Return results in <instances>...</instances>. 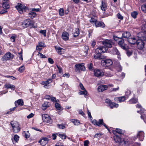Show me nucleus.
<instances>
[{
    "mask_svg": "<svg viewBox=\"0 0 146 146\" xmlns=\"http://www.w3.org/2000/svg\"><path fill=\"white\" fill-rule=\"evenodd\" d=\"M136 107L140 108V111H138L137 112H140L141 118L143 119L144 122L146 123V120H145V119H146V115L145 114L146 113V110L142 108L141 105L139 104H137Z\"/></svg>",
    "mask_w": 146,
    "mask_h": 146,
    "instance_id": "1",
    "label": "nucleus"
},
{
    "mask_svg": "<svg viewBox=\"0 0 146 146\" xmlns=\"http://www.w3.org/2000/svg\"><path fill=\"white\" fill-rule=\"evenodd\" d=\"M11 124L12 126L13 131L14 133H17L20 131V125L18 122L12 121L11 122Z\"/></svg>",
    "mask_w": 146,
    "mask_h": 146,
    "instance_id": "2",
    "label": "nucleus"
},
{
    "mask_svg": "<svg viewBox=\"0 0 146 146\" xmlns=\"http://www.w3.org/2000/svg\"><path fill=\"white\" fill-rule=\"evenodd\" d=\"M34 25L33 22L29 19L24 21L22 24V26L24 28H27L29 26L32 27Z\"/></svg>",
    "mask_w": 146,
    "mask_h": 146,
    "instance_id": "3",
    "label": "nucleus"
},
{
    "mask_svg": "<svg viewBox=\"0 0 146 146\" xmlns=\"http://www.w3.org/2000/svg\"><path fill=\"white\" fill-rule=\"evenodd\" d=\"M14 57L13 54L9 52L6 53L1 58V60L3 61H6L8 60L12 59Z\"/></svg>",
    "mask_w": 146,
    "mask_h": 146,
    "instance_id": "4",
    "label": "nucleus"
},
{
    "mask_svg": "<svg viewBox=\"0 0 146 146\" xmlns=\"http://www.w3.org/2000/svg\"><path fill=\"white\" fill-rule=\"evenodd\" d=\"M101 64L104 67H106L111 66L112 64V61L110 59L103 60L101 61Z\"/></svg>",
    "mask_w": 146,
    "mask_h": 146,
    "instance_id": "5",
    "label": "nucleus"
},
{
    "mask_svg": "<svg viewBox=\"0 0 146 146\" xmlns=\"http://www.w3.org/2000/svg\"><path fill=\"white\" fill-rule=\"evenodd\" d=\"M83 63L78 64L75 66V70L76 72H79L81 71H84L85 67Z\"/></svg>",
    "mask_w": 146,
    "mask_h": 146,
    "instance_id": "6",
    "label": "nucleus"
},
{
    "mask_svg": "<svg viewBox=\"0 0 146 146\" xmlns=\"http://www.w3.org/2000/svg\"><path fill=\"white\" fill-rule=\"evenodd\" d=\"M92 123L94 125L98 126H100V125H102L104 126L106 128L108 129L107 126L106 124L103 123V119H100L98 121H97L95 119H94L92 121Z\"/></svg>",
    "mask_w": 146,
    "mask_h": 146,
    "instance_id": "7",
    "label": "nucleus"
},
{
    "mask_svg": "<svg viewBox=\"0 0 146 146\" xmlns=\"http://www.w3.org/2000/svg\"><path fill=\"white\" fill-rule=\"evenodd\" d=\"M42 117L44 122L50 123L52 122V119L50 116L47 114H43L42 115Z\"/></svg>",
    "mask_w": 146,
    "mask_h": 146,
    "instance_id": "8",
    "label": "nucleus"
},
{
    "mask_svg": "<svg viewBox=\"0 0 146 146\" xmlns=\"http://www.w3.org/2000/svg\"><path fill=\"white\" fill-rule=\"evenodd\" d=\"M137 47L139 49L141 50L144 48V42L143 40L141 39H138L136 42Z\"/></svg>",
    "mask_w": 146,
    "mask_h": 146,
    "instance_id": "9",
    "label": "nucleus"
},
{
    "mask_svg": "<svg viewBox=\"0 0 146 146\" xmlns=\"http://www.w3.org/2000/svg\"><path fill=\"white\" fill-rule=\"evenodd\" d=\"M94 75L97 77L102 76L104 74V72L102 70L98 69H96L94 70Z\"/></svg>",
    "mask_w": 146,
    "mask_h": 146,
    "instance_id": "10",
    "label": "nucleus"
},
{
    "mask_svg": "<svg viewBox=\"0 0 146 146\" xmlns=\"http://www.w3.org/2000/svg\"><path fill=\"white\" fill-rule=\"evenodd\" d=\"M16 8L19 12L20 13H23L24 11H25L27 9V7L21 4H20L16 6Z\"/></svg>",
    "mask_w": 146,
    "mask_h": 146,
    "instance_id": "11",
    "label": "nucleus"
},
{
    "mask_svg": "<svg viewBox=\"0 0 146 146\" xmlns=\"http://www.w3.org/2000/svg\"><path fill=\"white\" fill-rule=\"evenodd\" d=\"M118 44L119 46L124 50H126L127 48V45L124 43V40L122 39L121 38L118 41Z\"/></svg>",
    "mask_w": 146,
    "mask_h": 146,
    "instance_id": "12",
    "label": "nucleus"
},
{
    "mask_svg": "<svg viewBox=\"0 0 146 146\" xmlns=\"http://www.w3.org/2000/svg\"><path fill=\"white\" fill-rule=\"evenodd\" d=\"M103 44L107 47L111 48L112 46V42L111 40L106 39L102 42Z\"/></svg>",
    "mask_w": 146,
    "mask_h": 146,
    "instance_id": "13",
    "label": "nucleus"
},
{
    "mask_svg": "<svg viewBox=\"0 0 146 146\" xmlns=\"http://www.w3.org/2000/svg\"><path fill=\"white\" fill-rule=\"evenodd\" d=\"M144 133L143 131H140L138 132L137 134V137L139 140L142 141L144 138Z\"/></svg>",
    "mask_w": 146,
    "mask_h": 146,
    "instance_id": "14",
    "label": "nucleus"
},
{
    "mask_svg": "<svg viewBox=\"0 0 146 146\" xmlns=\"http://www.w3.org/2000/svg\"><path fill=\"white\" fill-rule=\"evenodd\" d=\"M108 49L107 47L104 46H100L96 48V52L98 53L100 52H101V53H104L106 52L107 50Z\"/></svg>",
    "mask_w": 146,
    "mask_h": 146,
    "instance_id": "15",
    "label": "nucleus"
},
{
    "mask_svg": "<svg viewBox=\"0 0 146 146\" xmlns=\"http://www.w3.org/2000/svg\"><path fill=\"white\" fill-rule=\"evenodd\" d=\"M108 88V86L106 85H100L98 86V90L99 92H102Z\"/></svg>",
    "mask_w": 146,
    "mask_h": 146,
    "instance_id": "16",
    "label": "nucleus"
},
{
    "mask_svg": "<svg viewBox=\"0 0 146 146\" xmlns=\"http://www.w3.org/2000/svg\"><path fill=\"white\" fill-rule=\"evenodd\" d=\"M96 53L94 55V58L97 59H101L103 58L101 56V52L99 51V53L96 52Z\"/></svg>",
    "mask_w": 146,
    "mask_h": 146,
    "instance_id": "17",
    "label": "nucleus"
},
{
    "mask_svg": "<svg viewBox=\"0 0 146 146\" xmlns=\"http://www.w3.org/2000/svg\"><path fill=\"white\" fill-rule=\"evenodd\" d=\"M48 139L46 137H44L41 140L39 141V142L40 143V144L43 146L46 145L48 143Z\"/></svg>",
    "mask_w": 146,
    "mask_h": 146,
    "instance_id": "18",
    "label": "nucleus"
},
{
    "mask_svg": "<svg viewBox=\"0 0 146 146\" xmlns=\"http://www.w3.org/2000/svg\"><path fill=\"white\" fill-rule=\"evenodd\" d=\"M95 26L96 27H100L104 28L105 27V25L104 23L102 22L97 21L95 23Z\"/></svg>",
    "mask_w": 146,
    "mask_h": 146,
    "instance_id": "19",
    "label": "nucleus"
},
{
    "mask_svg": "<svg viewBox=\"0 0 146 146\" xmlns=\"http://www.w3.org/2000/svg\"><path fill=\"white\" fill-rule=\"evenodd\" d=\"M128 41L131 44H134L136 43L137 40L135 37H133L128 38Z\"/></svg>",
    "mask_w": 146,
    "mask_h": 146,
    "instance_id": "20",
    "label": "nucleus"
},
{
    "mask_svg": "<svg viewBox=\"0 0 146 146\" xmlns=\"http://www.w3.org/2000/svg\"><path fill=\"white\" fill-rule=\"evenodd\" d=\"M15 104L16 107H17V105L20 106H23L24 105V102L22 99H19L15 101Z\"/></svg>",
    "mask_w": 146,
    "mask_h": 146,
    "instance_id": "21",
    "label": "nucleus"
},
{
    "mask_svg": "<svg viewBox=\"0 0 146 146\" xmlns=\"http://www.w3.org/2000/svg\"><path fill=\"white\" fill-rule=\"evenodd\" d=\"M4 87L7 89H11L12 90H14L15 88V86L9 83L6 84L5 85Z\"/></svg>",
    "mask_w": 146,
    "mask_h": 146,
    "instance_id": "22",
    "label": "nucleus"
},
{
    "mask_svg": "<svg viewBox=\"0 0 146 146\" xmlns=\"http://www.w3.org/2000/svg\"><path fill=\"white\" fill-rule=\"evenodd\" d=\"M52 82V80L51 79H48L46 81H45L42 82L41 83L42 85H44V87L45 88H46V86L49 83H51Z\"/></svg>",
    "mask_w": 146,
    "mask_h": 146,
    "instance_id": "23",
    "label": "nucleus"
},
{
    "mask_svg": "<svg viewBox=\"0 0 146 146\" xmlns=\"http://www.w3.org/2000/svg\"><path fill=\"white\" fill-rule=\"evenodd\" d=\"M112 132L113 133L115 134V135H117V133L119 134H123L124 133V131H122L120 129L118 128L116 129L115 130H113Z\"/></svg>",
    "mask_w": 146,
    "mask_h": 146,
    "instance_id": "24",
    "label": "nucleus"
},
{
    "mask_svg": "<svg viewBox=\"0 0 146 146\" xmlns=\"http://www.w3.org/2000/svg\"><path fill=\"white\" fill-rule=\"evenodd\" d=\"M101 9L104 11H105L107 9V5L106 3L104 2L103 1H102V4L100 6Z\"/></svg>",
    "mask_w": 146,
    "mask_h": 146,
    "instance_id": "25",
    "label": "nucleus"
},
{
    "mask_svg": "<svg viewBox=\"0 0 146 146\" xmlns=\"http://www.w3.org/2000/svg\"><path fill=\"white\" fill-rule=\"evenodd\" d=\"M50 104L48 102H45L42 106V108L43 110H45L47 108L49 107Z\"/></svg>",
    "mask_w": 146,
    "mask_h": 146,
    "instance_id": "26",
    "label": "nucleus"
},
{
    "mask_svg": "<svg viewBox=\"0 0 146 146\" xmlns=\"http://www.w3.org/2000/svg\"><path fill=\"white\" fill-rule=\"evenodd\" d=\"M73 33V36L74 37H76L78 36L80 33L79 30L78 28L76 29Z\"/></svg>",
    "mask_w": 146,
    "mask_h": 146,
    "instance_id": "27",
    "label": "nucleus"
},
{
    "mask_svg": "<svg viewBox=\"0 0 146 146\" xmlns=\"http://www.w3.org/2000/svg\"><path fill=\"white\" fill-rule=\"evenodd\" d=\"M114 138L115 141L116 142L119 143H121V138L119 136H118L117 135H115V136L114 137Z\"/></svg>",
    "mask_w": 146,
    "mask_h": 146,
    "instance_id": "28",
    "label": "nucleus"
},
{
    "mask_svg": "<svg viewBox=\"0 0 146 146\" xmlns=\"http://www.w3.org/2000/svg\"><path fill=\"white\" fill-rule=\"evenodd\" d=\"M130 35V33L128 32H124L122 34V37L125 38H128Z\"/></svg>",
    "mask_w": 146,
    "mask_h": 146,
    "instance_id": "29",
    "label": "nucleus"
},
{
    "mask_svg": "<svg viewBox=\"0 0 146 146\" xmlns=\"http://www.w3.org/2000/svg\"><path fill=\"white\" fill-rule=\"evenodd\" d=\"M36 15V13L34 12H32L28 13L29 17L31 19H33Z\"/></svg>",
    "mask_w": 146,
    "mask_h": 146,
    "instance_id": "30",
    "label": "nucleus"
},
{
    "mask_svg": "<svg viewBox=\"0 0 146 146\" xmlns=\"http://www.w3.org/2000/svg\"><path fill=\"white\" fill-rule=\"evenodd\" d=\"M115 100H118L119 102H124L125 100V96H122L117 98H116L115 99Z\"/></svg>",
    "mask_w": 146,
    "mask_h": 146,
    "instance_id": "31",
    "label": "nucleus"
},
{
    "mask_svg": "<svg viewBox=\"0 0 146 146\" xmlns=\"http://www.w3.org/2000/svg\"><path fill=\"white\" fill-rule=\"evenodd\" d=\"M109 106L111 108H117L118 106V105L117 104H116L115 103L111 102V103L109 104Z\"/></svg>",
    "mask_w": 146,
    "mask_h": 146,
    "instance_id": "32",
    "label": "nucleus"
},
{
    "mask_svg": "<svg viewBox=\"0 0 146 146\" xmlns=\"http://www.w3.org/2000/svg\"><path fill=\"white\" fill-rule=\"evenodd\" d=\"M55 48L59 54H62V50H63V48H62L60 47H55Z\"/></svg>",
    "mask_w": 146,
    "mask_h": 146,
    "instance_id": "33",
    "label": "nucleus"
},
{
    "mask_svg": "<svg viewBox=\"0 0 146 146\" xmlns=\"http://www.w3.org/2000/svg\"><path fill=\"white\" fill-rule=\"evenodd\" d=\"M3 8L5 9H8L10 6L9 4L7 2L4 3L3 4Z\"/></svg>",
    "mask_w": 146,
    "mask_h": 146,
    "instance_id": "34",
    "label": "nucleus"
},
{
    "mask_svg": "<svg viewBox=\"0 0 146 146\" xmlns=\"http://www.w3.org/2000/svg\"><path fill=\"white\" fill-rule=\"evenodd\" d=\"M19 137L17 135H14L13 138L12 139V140L13 142L14 141L15 142H17V141L19 140Z\"/></svg>",
    "mask_w": 146,
    "mask_h": 146,
    "instance_id": "35",
    "label": "nucleus"
},
{
    "mask_svg": "<svg viewBox=\"0 0 146 146\" xmlns=\"http://www.w3.org/2000/svg\"><path fill=\"white\" fill-rule=\"evenodd\" d=\"M25 69V68L24 65H22L18 68V70L20 73L22 72Z\"/></svg>",
    "mask_w": 146,
    "mask_h": 146,
    "instance_id": "36",
    "label": "nucleus"
},
{
    "mask_svg": "<svg viewBox=\"0 0 146 146\" xmlns=\"http://www.w3.org/2000/svg\"><path fill=\"white\" fill-rule=\"evenodd\" d=\"M97 21V19H96V17H92L91 19H90V22L92 23H94L95 24V23Z\"/></svg>",
    "mask_w": 146,
    "mask_h": 146,
    "instance_id": "37",
    "label": "nucleus"
},
{
    "mask_svg": "<svg viewBox=\"0 0 146 146\" xmlns=\"http://www.w3.org/2000/svg\"><path fill=\"white\" fill-rule=\"evenodd\" d=\"M113 53L114 54H116L117 55H119L120 54L119 52L116 48H114L113 49Z\"/></svg>",
    "mask_w": 146,
    "mask_h": 146,
    "instance_id": "38",
    "label": "nucleus"
},
{
    "mask_svg": "<svg viewBox=\"0 0 146 146\" xmlns=\"http://www.w3.org/2000/svg\"><path fill=\"white\" fill-rule=\"evenodd\" d=\"M72 122L75 125H78L80 123V122L79 121L75 119H72Z\"/></svg>",
    "mask_w": 146,
    "mask_h": 146,
    "instance_id": "39",
    "label": "nucleus"
},
{
    "mask_svg": "<svg viewBox=\"0 0 146 146\" xmlns=\"http://www.w3.org/2000/svg\"><path fill=\"white\" fill-rule=\"evenodd\" d=\"M69 34L67 32H64V41L68 40L69 39Z\"/></svg>",
    "mask_w": 146,
    "mask_h": 146,
    "instance_id": "40",
    "label": "nucleus"
},
{
    "mask_svg": "<svg viewBox=\"0 0 146 146\" xmlns=\"http://www.w3.org/2000/svg\"><path fill=\"white\" fill-rule=\"evenodd\" d=\"M137 100L136 99L133 98L130 100L129 102L130 104H135L137 103Z\"/></svg>",
    "mask_w": 146,
    "mask_h": 146,
    "instance_id": "41",
    "label": "nucleus"
},
{
    "mask_svg": "<svg viewBox=\"0 0 146 146\" xmlns=\"http://www.w3.org/2000/svg\"><path fill=\"white\" fill-rule=\"evenodd\" d=\"M17 36L15 34L13 35L10 38V39L11 41L13 42H15Z\"/></svg>",
    "mask_w": 146,
    "mask_h": 146,
    "instance_id": "42",
    "label": "nucleus"
},
{
    "mask_svg": "<svg viewBox=\"0 0 146 146\" xmlns=\"http://www.w3.org/2000/svg\"><path fill=\"white\" fill-rule=\"evenodd\" d=\"M83 91H81L79 92V94L80 95H84L85 96L87 95V92L86 90H83Z\"/></svg>",
    "mask_w": 146,
    "mask_h": 146,
    "instance_id": "43",
    "label": "nucleus"
},
{
    "mask_svg": "<svg viewBox=\"0 0 146 146\" xmlns=\"http://www.w3.org/2000/svg\"><path fill=\"white\" fill-rule=\"evenodd\" d=\"M29 131H27V132L28 133H27L25 131L23 132V135H25V137L27 139L30 136V134L29 133Z\"/></svg>",
    "mask_w": 146,
    "mask_h": 146,
    "instance_id": "44",
    "label": "nucleus"
},
{
    "mask_svg": "<svg viewBox=\"0 0 146 146\" xmlns=\"http://www.w3.org/2000/svg\"><path fill=\"white\" fill-rule=\"evenodd\" d=\"M142 29L143 33L146 34V24L143 25L142 27Z\"/></svg>",
    "mask_w": 146,
    "mask_h": 146,
    "instance_id": "45",
    "label": "nucleus"
},
{
    "mask_svg": "<svg viewBox=\"0 0 146 146\" xmlns=\"http://www.w3.org/2000/svg\"><path fill=\"white\" fill-rule=\"evenodd\" d=\"M16 106L13 108H12L9 109V110L7 111V113L8 114H11L12 113V111H13L15 108H16Z\"/></svg>",
    "mask_w": 146,
    "mask_h": 146,
    "instance_id": "46",
    "label": "nucleus"
},
{
    "mask_svg": "<svg viewBox=\"0 0 146 146\" xmlns=\"http://www.w3.org/2000/svg\"><path fill=\"white\" fill-rule=\"evenodd\" d=\"M55 106L57 110H60L61 109V107L60 105L56 102L55 104Z\"/></svg>",
    "mask_w": 146,
    "mask_h": 146,
    "instance_id": "47",
    "label": "nucleus"
},
{
    "mask_svg": "<svg viewBox=\"0 0 146 146\" xmlns=\"http://www.w3.org/2000/svg\"><path fill=\"white\" fill-rule=\"evenodd\" d=\"M137 15V13L136 11L132 12L131 13V15L132 17L134 19L136 18Z\"/></svg>",
    "mask_w": 146,
    "mask_h": 146,
    "instance_id": "48",
    "label": "nucleus"
},
{
    "mask_svg": "<svg viewBox=\"0 0 146 146\" xmlns=\"http://www.w3.org/2000/svg\"><path fill=\"white\" fill-rule=\"evenodd\" d=\"M141 8L143 12L146 13V4L143 5L141 7Z\"/></svg>",
    "mask_w": 146,
    "mask_h": 146,
    "instance_id": "49",
    "label": "nucleus"
},
{
    "mask_svg": "<svg viewBox=\"0 0 146 146\" xmlns=\"http://www.w3.org/2000/svg\"><path fill=\"white\" fill-rule=\"evenodd\" d=\"M59 13L60 15L61 16L64 15V10L63 8L60 9L59 10Z\"/></svg>",
    "mask_w": 146,
    "mask_h": 146,
    "instance_id": "50",
    "label": "nucleus"
},
{
    "mask_svg": "<svg viewBox=\"0 0 146 146\" xmlns=\"http://www.w3.org/2000/svg\"><path fill=\"white\" fill-rule=\"evenodd\" d=\"M37 46L40 47H44L46 46V45L44 43L42 42H39Z\"/></svg>",
    "mask_w": 146,
    "mask_h": 146,
    "instance_id": "51",
    "label": "nucleus"
},
{
    "mask_svg": "<svg viewBox=\"0 0 146 146\" xmlns=\"http://www.w3.org/2000/svg\"><path fill=\"white\" fill-rule=\"evenodd\" d=\"M38 56L40 57V58H46V57L42 53L39 52Z\"/></svg>",
    "mask_w": 146,
    "mask_h": 146,
    "instance_id": "52",
    "label": "nucleus"
},
{
    "mask_svg": "<svg viewBox=\"0 0 146 146\" xmlns=\"http://www.w3.org/2000/svg\"><path fill=\"white\" fill-rule=\"evenodd\" d=\"M88 66L89 69L91 70H93V66L92 64L91 63L88 64Z\"/></svg>",
    "mask_w": 146,
    "mask_h": 146,
    "instance_id": "53",
    "label": "nucleus"
},
{
    "mask_svg": "<svg viewBox=\"0 0 146 146\" xmlns=\"http://www.w3.org/2000/svg\"><path fill=\"white\" fill-rule=\"evenodd\" d=\"M40 33L43 35L45 37L46 36V30H41L40 31Z\"/></svg>",
    "mask_w": 146,
    "mask_h": 146,
    "instance_id": "54",
    "label": "nucleus"
},
{
    "mask_svg": "<svg viewBox=\"0 0 146 146\" xmlns=\"http://www.w3.org/2000/svg\"><path fill=\"white\" fill-rule=\"evenodd\" d=\"M19 54L20 56L19 57V59L21 60H23V58L22 57V50L20 52L18 53Z\"/></svg>",
    "mask_w": 146,
    "mask_h": 146,
    "instance_id": "55",
    "label": "nucleus"
},
{
    "mask_svg": "<svg viewBox=\"0 0 146 146\" xmlns=\"http://www.w3.org/2000/svg\"><path fill=\"white\" fill-rule=\"evenodd\" d=\"M126 53L127 55L128 56H129L132 54V52L130 50H128L126 52Z\"/></svg>",
    "mask_w": 146,
    "mask_h": 146,
    "instance_id": "56",
    "label": "nucleus"
},
{
    "mask_svg": "<svg viewBox=\"0 0 146 146\" xmlns=\"http://www.w3.org/2000/svg\"><path fill=\"white\" fill-rule=\"evenodd\" d=\"M51 101L53 102H57V101L56 100V98L51 96L50 98Z\"/></svg>",
    "mask_w": 146,
    "mask_h": 146,
    "instance_id": "57",
    "label": "nucleus"
},
{
    "mask_svg": "<svg viewBox=\"0 0 146 146\" xmlns=\"http://www.w3.org/2000/svg\"><path fill=\"white\" fill-rule=\"evenodd\" d=\"M117 18L120 19L122 20L123 19V17L119 13H118L117 15Z\"/></svg>",
    "mask_w": 146,
    "mask_h": 146,
    "instance_id": "58",
    "label": "nucleus"
},
{
    "mask_svg": "<svg viewBox=\"0 0 146 146\" xmlns=\"http://www.w3.org/2000/svg\"><path fill=\"white\" fill-rule=\"evenodd\" d=\"M34 113H31L27 116V117L28 119L30 118L33 117L34 116Z\"/></svg>",
    "mask_w": 146,
    "mask_h": 146,
    "instance_id": "59",
    "label": "nucleus"
},
{
    "mask_svg": "<svg viewBox=\"0 0 146 146\" xmlns=\"http://www.w3.org/2000/svg\"><path fill=\"white\" fill-rule=\"evenodd\" d=\"M131 94V91L129 90H127L125 92V95L126 96H128Z\"/></svg>",
    "mask_w": 146,
    "mask_h": 146,
    "instance_id": "60",
    "label": "nucleus"
},
{
    "mask_svg": "<svg viewBox=\"0 0 146 146\" xmlns=\"http://www.w3.org/2000/svg\"><path fill=\"white\" fill-rule=\"evenodd\" d=\"M89 142L88 140H86L84 141V146H88Z\"/></svg>",
    "mask_w": 146,
    "mask_h": 146,
    "instance_id": "61",
    "label": "nucleus"
},
{
    "mask_svg": "<svg viewBox=\"0 0 146 146\" xmlns=\"http://www.w3.org/2000/svg\"><path fill=\"white\" fill-rule=\"evenodd\" d=\"M106 102L108 104V105L110 104L111 102L110 100L109 99H106L105 100Z\"/></svg>",
    "mask_w": 146,
    "mask_h": 146,
    "instance_id": "62",
    "label": "nucleus"
},
{
    "mask_svg": "<svg viewBox=\"0 0 146 146\" xmlns=\"http://www.w3.org/2000/svg\"><path fill=\"white\" fill-rule=\"evenodd\" d=\"M58 126L59 128L61 129H63L64 127V126L62 124H58Z\"/></svg>",
    "mask_w": 146,
    "mask_h": 146,
    "instance_id": "63",
    "label": "nucleus"
},
{
    "mask_svg": "<svg viewBox=\"0 0 146 146\" xmlns=\"http://www.w3.org/2000/svg\"><path fill=\"white\" fill-rule=\"evenodd\" d=\"M48 61L51 64H52L54 63V61L53 60L50 58H49L48 59Z\"/></svg>",
    "mask_w": 146,
    "mask_h": 146,
    "instance_id": "64",
    "label": "nucleus"
}]
</instances>
